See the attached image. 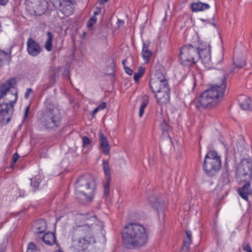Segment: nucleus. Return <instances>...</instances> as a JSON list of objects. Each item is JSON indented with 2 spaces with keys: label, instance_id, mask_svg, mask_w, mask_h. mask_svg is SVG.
<instances>
[{
  "label": "nucleus",
  "instance_id": "nucleus-1",
  "mask_svg": "<svg viewBox=\"0 0 252 252\" xmlns=\"http://www.w3.org/2000/svg\"><path fill=\"white\" fill-rule=\"evenodd\" d=\"M123 245L127 249L144 246L148 242V234L145 227L136 222L125 225L121 233Z\"/></svg>",
  "mask_w": 252,
  "mask_h": 252
},
{
  "label": "nucleus",
  "instance_id": "nucleus-2",
  "mask_svg": "<svg viewBox=\"0 0 252 252\" xmlns=\"http://www.w3.org/2000/svg\"><path fill=\"white\" fill-rule=\"evenodd\" d=\"M226 87V78L225 76L220 79V82L210 85V87L200 95L195 106L197 109L215 106L223 97Z\"/></svg>",
  "mask_w": 252,
  "mask_h": 252
},
{
  "label": "nucleus",
  "instance_id": "nucleus-3",
  "mask_svg": "<svg viewBox=\"0 0 252 252\" xmlns=\"http://www.w3.org/2000/svg\"><path fill=\"white\" fill-rule=\"evenodd\" d=\"M96 187L95 179L91 175H82L76 182V195L82 203L93 200Z\"/></svg>",
  "mask_w": 252,
  "mask_h": 252
},
{
  "label": "nucleus",
  "instance_id": "nucleus-4",
  "mask_svg": "<svg viewBox=\"0 0 252 252\" xmlns=\"http://www.w3.org/2000/svg\"><path fill=\"white\" fill-rule=\"evenodd\" d=\"M221 167L220 156L215 150H209L205 155L202 169L205 174L209 177L215 176Z\"/></svg>",
  "mask_w": 252,
  "mask_h": 252
},
{
  "label": "nucleus",
  "instance_id": "nucleus-5",
  "mask_svg": "<svg viewBox=\"0 0 252 252\" xmlns=\"http://www.w3.org/2000/svg\"><path fill=\"white\" fill-rule=\"evenodd\" d=\"M91 220L93 222L92 223L87 222L84 225H77L74 227L72 235L85 239L91 242L94 241V232L99 226L97 223L96 216L92 217Z\"/></svg>",
  "mask_w": 252,
  "mask_h": 252
},
{
  "label": "nucleus",
  "instance_id": "nucleus-6",
  "mask_svg": "<svg viewBox=\"0 0 252 252\" xmlns=\"http://www.w3.org/2000/svg\"><path fill=\"white\" fill-rule=\"evenodd\" d=\"M179 63L185 67H193L198 61L197 51L193 44L185 45L180 49Z\"/></svg>",
  "mask_w": 252,
  "mask_h": 252
},
{
  "label": "nucleus",
  "instance_id": "nucleus-7",
  "mask_svg": "<svg viewBox=\"0 0 252 252\" xmlns=\"http://www.w3.org/2000/svg\"><path fill=\"white\" fill-rule=\"evenodd\" d=\"M149 86L152 93H157L161 89H166L169 87L168 79L166 77V73L163 67L156 69L153 75H151Z\"/></svg>",
  "mask_w": 252,
  "mask_h": 252
},
{
  "label": "nucleus",
  "instance_id": "nucleus-8",
  "mask_svg": "<svg viewBox=\"0 0 252 252\" xmlns=\"http://www.w3.org/2000/svg\"><path fill=\"white\" fill-rule=\"evenodd\" d=\"M37 121L46 130H55L61 126L62 118L60 113H40Z\"/></svg>",
  "mask_w": 252,
  "mask_h": 252
},
{
  "label": "nucleus",
  "instance_id": "nucleus-9",
  "mask_svg": "<svg viewBox=\"0 0 252 252\" xmlns=\"http://www.w3.org/2000/svg\"><path fill=\"white\" fill-rule=\"evenodd\" d=\"M235 177L239 180H252V159L243 157L237 164Z\"/></svg>",
  "mask_w": 252,
  "mask_h": 252
},
{
  "label": "nucleus",
  "instance_id": "nucleus-10",
  "mask_svg": "<svg viewBox=\"0 0 252 252\" xmlns=\"http://www.w3.org/2000/svg\"><path fill=\"white\" fill-rule=\"evenodd\" d=\"M26 9L34 16H41L46 12L49 3L47 0H26Z\"/></svg>",
  "mask_w": 252,
  "mask_h": 252
},
{
  "label": "nucleus",
  "instance_id": "nucleus-11",
  "mask_svg": "<svg viewBox=\"0 0 252 252\" xmlns=\"http://www.w3.org/2000/svg\"><path fill=\"white\" fill-rule=\"evenodd\" d=\"M10 94L14 97L13 99H9L8 98H5V100L0 99V116L3 120L6 116L9 115L10 108L13 110L18 99L17 90L14 93H11Z\"/></svg>",
  "mask_w": 252,
  "mask_h": 252
},
{
  "label": "nucleus",
  "instance_id": "nucleus-12",
  "mask_svg": "<svg viewBox=\"0 0 252 252\" xmlns=\"http://www.w3.org/2000/svg\"><path fill=\"white\" fill-rule=\"evenodd\" d=\"M72 247L77 252H84L87 249L91 242L84 238L72 235Z\"/></svg>",
  "mask_w": 252,
  "mask_h": 252
},
{
  "label": "nucleus",
  "instance_id": "nucleus-13",
  "mask_svg": "<svg viewBox=\"0 0 252 252\" xmlns=\"http://www.w3.org/2000/svg\"><path fill=\"white\" fill-rule=\"evenodd\" d=\"M154 94V97L158 103L162 104L168 102L170 100V87L166 89H161L157 93H153Z\"/></svg>",
  "mask_w": 252,
  "mask_h": 252
},
{
  "label": "nucleus",
  "instance_id": "nucleus-14",
  "mask_svg": "<svg viewBox=\"0 0 252 252\" xmlns=\"http://www.w3.org/2000/svg\"><path fill=\"white\" fill-rule=\"evenodd\" d=\"M27 46L28 54L32 57L37 56L42 51L39 43L32 38L28 39Z\"/></svg>",
  "mask_w": 252,
  "mask_h": 252
},
{
  "label": "nucleus",
  "instance_id": "nucleus-15",
  "mask_svg": "<svg viewBox=\"0 0 252 252\" xmlns=\"http://www.w3.org/2000/svg\"><path fill=\"white\" fill-rule=\"evenodd\" d=\"M245 182L242 187L239 188L238 192L239 195L245 200L248 201L249 195L252 194V189L251 187V182L252 180H241Z\"/></svg>",
  "mask_w": 252,
  "mask_h": 252
},
{
  "label": "nucleus",
  "instance_id": "nucleus-16",
  "mask_svg": "<svg viewBox=\"0 0 252 252\" xmlns=\"http://www.w3.org/2000/svg\"><path fill=\"white\" fill-rule=\"evenodd\" d=\"M44 108L40 113H60L54 101L50 97L46 98L44 103Z\"/></svg>",
  "mask_w": 252,
  "mask_h": 252
},
{
  "label": "nucleus",
  "instance_id": "nucleus-17",
  "mask_svg": "<svg viewBox=\"0 0 252 252\" xmlns=\"http://www.w3.org/2000/svg\"><path fill=\"white\" fill-rule=\"evenodd\" d=\"M41 240L48 246H53L56 244L57 246H60L56 239V231L54 232H45L41 237Z\"/></svg>",
  "mask_w": 252,
  "mask_h": 252
},
{
  "label": "nucleus",
  "instance_id": "nucleus-18",
  "mask_svg": "<svg viewBox=\"0 0 252 252\" xmlns=\"http://www.w3.org/2000/svg\"><path fill=\"white\" fill-rule=\"evenodd\" d=\"M32 227L35 234L44 233L47 228V222L44 219H38L34 222Z\"/></svg>",
  "mask_w": 252,
  "mask_h": 252
},
{
  "label": "nucleus",
  "instance_id": "nucleus-19",
  "mask_svg": "<svg viewBox=\"0 0 252 252\" xmlns=\"http://www.w3.org/2000/svg\"><path fill=\"white\" fill-rule=\"evenodd\" d=\"M199 60H201L205 66H209L211 62V48H207L201 51H197Z\"/></svg>",
  "mask_w": 252,
  "mask_h": 252
},
{
  "label": "nucleus",
  "instance_id": "nucleus-20",
  "mask_svg": "<svg viewBox=\"0 0 252 252\" xmlns=\"http://www.w3.org/2000/svg\"><path fill=\"white\" fill-rule=\"evenodd\" d=\"M98 136L100 150L105 155H109L110 147L107 138L102 132H99Z\"/></svg>",
  "mask_w": 252,
  "mask_h": 252
},
{
  "label": "nucleus",
  "instance_id": "nucleus-21",
  "mask_svg": "<svg viewBox=\"0 0 252 252\" xmlns=\"http://www.w3.org/2000/svg\"><path fill=\"white\" fill-rule=\"evenodd\" d=\"M54 7L56 8L61 9L64 7H70L72 8L73 4L71 0H50ZM73 9L70 10V13H72Z\"/></svg>",
  "mask_w": 252,
  "mask_h": 252
},
{
  "label": "nucleus",
  "instance_id": "nucleus-22",
  "mask_svg": "<svg viewBox=\"0 0 252 252\" xmlns=\"http://www.w3.org/2000/svg\"><path fill=\"white\" fill-rule=\"evenodd\" d=\"M103 171L105 178V182L103 185V195L107 197L110 193V185L111 181L110 167L103 170Z\"/></svg>",
  "mask_w": 252,
  "mask_h": 252
},
{
  "label": "nucleus",
  "instance_id": "nucleus-23",
  "mask_svg": "<svg viewBox=\"0 0 252 252\" xmlns=\"http://www.w3.org/2000/svg\"><path fill=\"white\" fill-rule=\"evenodd\" d=\"M239 104L243 110H250L252 109L251 98L244 94L238 97Z\"/></svg>",
  "mask_w": 252,
  "mask_h": 252
},
{
  "label": "nucleus",
  "instance_id": "nucleus-24",
  "mask_svg": "<svg viewBox=\"0 0 252 252\" xmlns=\"http://www.w3.org/2000/svg\"><path fill=\"white\" fill-rule=\"evenodd\" d=\"M246 64L245 60L243 59H233V65L228 69V73L232 74L237 72L238 70L243 68Z\"/></svg>",
  "mask_w": 252,
  "mask_h": 252
},
{
  "label": "nucleus",
  "instance_id": "nucleus-25",
  "mask_svg": "<svg viewBox=\"0 0 252 252\" xmlns=\"http://www.w3.org/2000/svg\"><path fill=\"white\" fill-rule=\"evenodd\" d=\"M149 202L151 206L158 213L162 211L163 201L155 196H151L149 198Z\"/></svg>",
  "mask_w": 252,
  "mask_h": 252
},
{
  "label": "nucleus",
  "instance_id": "nucleus-26",
  "mask_svg": "<svg viewBox=\"0 0 252 252\" xmlns=\"http://www.w3.org/2000/svg\"><path fill=\"white\" fill-rule=\"evenodd\" d=\"M186 237L184 239L183 245L180 252H188L189 246L192 241V232L190 230H186Z\"/></svg>",
  "mask_w": 252,
  "mask_h": 252
},
{
  "label": "nucleus",
  "instance_id": "nucleus-27",
  "mask_svg": "<svg viewBox=\"0 0 252 252\" xmlns=\"http://www.w3.org/2000/svg\"><path fill=\"white\" fill-rule=\"evenodd\" d=\"M210 5L202 2H193L190 5V9L193 12L202 11L210 8Z\"/></svg>",
  "mask_w": 252,
  "mask_h": 252
},
{
  "label": "nucleus",
  "instance_id": "nucleus-28",
  "mask_svg": "<svg viewBox=\"0 0 252 252\" xmlns=\"http://www.w3.org/2000/svg\"><path fill=\"white\" fill-rule=\"evenodd\" d=\"M150 43H146L143 42L142 50L141 52L142 57L143 60L148 63L149 62L150 59L152 55V52L151 50H149Z\"/></svg>",
  "mask_w": 252,
  "mask_h": 252
},
{
  "label": "nucleus",
  "instance_id": "nucleus-29",
  "mask_svg": "<svg viewBox=\"0 0 252 252\" xmlns=\"http://www.w3.org/2000/svg\"><path fill=\"white\" fill-rule=\"evenodd\" d=\"M31 186L32 188L33 191H36L39 189V186L41 182V176L36 175L31 179Z\"/></svg>",
  "mask_w": 252,
  "mask_h": 252
},
{
  "label": "nucleus",
  "instance_id": "nucleus-30",
  "mask_svg": "<svg viewBox=\"0 0 252 252\" xmlns=\"http://www.w3.org/2000/svg\"><path fill=\"white\" fill-rule=\"evenodd\" d=\"M61 69V67H57L53 68L52 70L51 74L49 77V83L51 85H54L56 83V79L59 76Z\"/></svg>",
  "mask_w": 252,
  "mask_h": 252
},
{
  "label": "nucleus",
  "instance_id": "nucleus-31",
  "mask_svg": "<svg viewBox=\"0 0 252 252\" xmlns=\"http://www.w3.org/2000/svg\"><path fill=\"white\" fill-rule=\"evenodd\" d=\"M10 89L5 83L0 85V99L5 98L7 94L11 95L10 94L12 92L10 91Z\"/></svg>",
  "mask_w": 252,
  "mask_h": 252
},
{
  "label": "nucleus",
  "instance_id": "nucleus-32",
  "mask_svg": "<svg viewBox=\"0 0 252 252\" xmlns=\"http://www.w3.org/2000/svg\"><path fill=\"white\" fill-rule=\"evenodd\" d=\"M145 67L139 66L137 72H135L133 75V80L135 83H139L141 78L143 77L145 73Z\"/></svg>",
  "mask_w": 252,
  "mask_h": 252
},
{
  "label": "nucleus",
  "instance_id": "nucleus-33",
  "mask_svg": "<svg viewBox=\"0 0 252 252\" xmlns=\"http://www.w3.org/2000/svg\"><path fill=\"white\" fill-rule=\"evenodd\" d=\"M47 35L48 38L45 43V48L47 51L50 52L52 50L53 46V35L51 32H48Z\"/></svg>",
  "mask_w": 252,
  "mask_h": 252
},
{
  "label": "nucleus",
  "instance_id": "nucleus-34",
  "mask_svg": "<svg viewBox=\"0 0 252 252\" xmlns=\"http://www.w3.org/2000/svg\"><path fill=\"white\" fill-rule=\"evenodd\" d=\"M10 59V57L5 52L0 50V67Z\"/></svg>",
  "mask_w": 252,
  "mask_h": 252
},
{
  "label": "nucleus",
  "instance_id": "nucleus-35",
  "mask_svg": "<svg viewBox=\"0 0 252 252\" xmlns=\"http://www.w3.org/2000/svg\"><path fill=\"white\" fill-rule=\"evenodd\" d=\"M197 44L198 45H196V44H193L194 45V46H195L196 50L197 51H202L207 48H211V46H210V44L205 43L202 41L199 40L198 41Z\"/></svg>",
  "mask_w": 252,
  "mask_h": 252
},
{
  "label": "nucleus",
  "instance_id": "nucleus-36",
  "mask_svg": "<svg viewBox=\"0 0 252 252\" xmlns=\"http://www.w3.org/2000/svg\"><path fill=\"white\" fill-rule=\"evenodd\" d=\"M149 103V100L147 98L143 99L139 108L138 116L141 118L144 113V110Z\"/></svg>",
  "mask_w": 252,
  "mask_h": 252
},
{
  "label": "nucleus",
  "instance_id": "nucleus-37",
  "mask_svg": "<svg viewBox=\"0 0 252 252\" xmlns=\"http://www.w3.org/2000/svg\"><path fill=\"white\" fill-rule=\"evenodd\" d=\"M26 252H40V250L37 248L34 242H31L28 244Z\"/></svg>",
  "mask_w": 252,
  "mask_h": 252
},
{
  "label": "nucleus",
  "instance_id": "nucleus-38",
  "mask_svg": "<svg viewBox=\"0 0 252 252\" xmlns=\"http://www.w3.org/2000/svg\"><path fill=\"white\" fill-rule=\"evenodd\" d=\"M160 127L163 132H168L170 128V125L166 119H163L160 123Z\"/></svg>",
  "mask_w": 252,
  "mask_h": 252
},
{
  "label": "nucleus",
  "instance_id": "nucleus-39",
  "mask_svg": "<svg viewBox=\"0 0 252 252\" xmlns=\"http://www.w3.org/2000/svg\"><path fill=\"white\" fill-rule=\"evenodd\" d=\"M242 250L246 252H252L251 246L248 240H244L242 245Z\"/></svg>",
  "mask_w": 252,
  "mask_h": 252
},
{
  "label": "nucleus",
  "instance_id": "nucleus-40",
  "mask_svg": "<svg viewBox=\"0 0 252 252\" xmlns=\"http://www.w3.org/2000/svg\"><path fill=\"white\" fill-rule=\"evenodd\" d=\"M82 147H87L91 145L92 140L87 136H84L82 138Z\"/></svg>",
  "mask_w": 252,
  "mask_h": 252
},
{
  "label": "nucleus",
  "instance_id": "nucleus-41",
  "mask_svg": "<svg viewBox=\"0 0 252 252\" xmlns=\"http://www.w3.org/2000/svg\"><path fill=\"white\" fill-rule=\"evenodd\" d=\"M5 83L10 88H14L16 84V80L15 78H11L8 79Z\"/></svg>",
  "mask_w": 252,
  "mask_h": 252
},
{
  "label": "nucleus",
  "instance_id": "nucleus-42",
  "mask_svg": "<svg viewBox=\"0 0 252 252\" xmlns=\"http://www.w3.org/2000/svg\"><path fill=\"white\" fill-rule=\"evenodd\" d=\"M221 179L223 185H228L230 183L229 174L227 172L222 174Z\"/></svg>",
  "mask_w": 252,
  "mask_h": 252
},
{
  "label": "nucleus",
  "instance_id": "nucleus-43",
  "mask_svg": "<svg viewBox=\"0 0 252 252\" xmlns=\"http://www.w3.org/2000/svg\"><path fill=\"white\" fill-rule=\"evenodd\" d=\"M19 156L18 154L16 152L15 153L13 156H12V162L10 163V168L13 169L14 167V164L17 161L18 158H19Z\"/></svg>",
  "mask_w": 252,
  "mask_h": 252
},
{
  "label": "nucleus",
  "instance_id": "nucleus-44",
  "mask_svg": "<svg viewBox=\"0 0 252 252\" xmlns=\"http://www.w3.org/2000/svg\"><path fill=\"white\" fill-rule=\"evenodd\" d=\"M97 21V18L95 16H93L91 17L89 20L87 24V26L88 28L92 27L96 23Z\"/></svg>",
  "mask_w": 252,
  "mask_h": 252
},
{
  "label": "nucleus",
  "instance_id": "nucleus-45",
  "mask_svg": "<svg viewBox=\"0 0 252 252\" xmlns=\"http://www.w3.org/2000/svg\"><path fill=\"white\" fill-rule=\"evenodd\" d=\"M30 110V105H28L24 110V114L23 118V122H25L26 119L28 118V115Z\"/></svg>",
  "mask_w": 252,
  "mask_h": 252
},
{
  "label": "nucleus",
  "instance_id": "nucleus-46",
  "mask_svg": "<svg viewBox=\"0 0 252 252\" xmlns=\"http://www.w3.org/2000/svg\"><path fill=\"white\" fill-rule=\"evenodd\" d=\"M6 243L2 242L0 244V252H5L6 250Z\"/></svg>",
  "mask_w": 252,
  "mask_h": 252
},
{
  "label": "nucleus",
  "instance_id": "nucleus-47",
  "mask_svg": "<svg viewBox=\"0 0 252 252\" xmlns=\"http://www.w3.org/2000/svg\"><path fill=\"white\" fill-rule=\"evenodd\" d=\"M102 167L103 170H105V169L110 168V166L108 160L105 159H103L102 160Z\"/></svg>",
  "mask_w": 252,
  "mask_h": 252
},
{
  "label": "nucleus",
  "instance_id": "nucleus-48",
  "mask_svg": "<svg viewBox=\"0 0 252 252\" xmlns=\"http://www.w3.org/2000/svg\"><path fill=\"white\" fill-rule=\"evenodd\" d=\"M106 103L105 102H101L100 104H99L96 108H98V109L100 111L101 110H103L106 107Z\"/></svg>",
  "mask_w": 252,
  "mask_h": 252
},
{
  "label": "nucleus",
  "instance_id": "nucleus-49",
  "mask_svg": "<svg viewBox=\"0 0 252 252\" xmlns=\"http://www.w3.org/2000/svg\"><path fill=\"white\" fill-rule=\"evenodd\" d=\"M32 92V90L31 88H28L26 90V92L25 94L24 97L25 98L28 99L29 97L30 94Z\"/></svg>",
  "mask_w": 252,
  "mask_h": 252
},
{
  "label": "nucleus",
  "instance_id": "nucleus-50",
  "mask_svg": "<svg viewBox=\"0 0 252 252\" xmlns=\"http://www.w3.org/2000/svg\"><path fill=\"white\" fill-rule=\"evenodd\" d=\"M101 12V9L100 7L98 6H96L95 7V10L94 12V15L96 16L97 15H99Z\"/></svg>",
  "mask_w": 252,
  "mask_h": 252
},
{
  "label": "nucleus",
  "instance_id": "nucleus-51",
  "mask_svg": "<svg viewBox=\"0 0 252 252\" xmlns=\"http://www.w3.org/2000/svg\"><path fill=\"white\" fill-rule=\"evenodd\" d=\"M125 72L129 75H131L133 73V70L130 69L129 67L127 66V67H125Z\"/></svg>",
  "mask_w": 252,
  "mask_h": 252
},
{
  "label": "nucleus",
  "instance_id": "nucleus-52",
  "mask_svg": "<svg viewBox=\"0 0 252 252\" xmlns=\"http://www.w3.org/2000/svg\"><path fill=\"white\" fill-rule=\"evenodd\" d=\"M99 110L98 109V108H97L96 107L93 110V112H92V118H94L95 116V114L96 113L99 111Z\"/></svg>",
  "mask_w": 252,
  "mask_h": 252
},
{
  "label": "nucleus",
  "instance_id": "nucleus-53",
  "mask_svg": "<svg viewBox=\"0 0 252 252\" xmlns=\"http://www.w3.org/2000/svg\"><path fill=\"white\" fill-rule=\"evenodd\" d=\"M8 0H0V5H5L7 2Z\"/></svg>",
  "mask_w": 252,
  "mask_h": 252
},
{
  "label": "nucleus",
  "instance_id": "nucleus-54",
  "mask_svg": "<svg viewBox=\"0 0 252 252\" xmlns=\"http://www.w3.org/2000/svg\"><path fill=\"white\" fill-rule=\"evenodd\" d=\"M108 0H99V2L100 4H104L107 2Z\"/></svg>",
  "mask_w": 252,
  "mask_h": 252
},
{
  "label": "nucleus",
  "instance_id": "nucleus-55",
  "mask_svg": "<svg viewBox=\"0 0 252 252\" xmlns=\"http://www.w3.org/2000/svg\"><path fill=\"white\" fill-rule=\"evenodd\" d=\"M126 61H127V60L126 59H124L122 60V64H123L124 68H125V67H127V66L126 64Z\"/></svg>",
  "mask_w": 252,
  "mask_h": 252
},
{
  "label": "nucleus",
  "instance_id": "nucleus-56",
  "mask_svg": "<svg viewBox=\"0 0 252 252\" xmlns=\"http://www.w3.org/2000/svg\"><path fill=\"white\" fill-rule=\"evenodd\" d=\"M11 120V118L10 117L6 118V124L8 123Z\"/></svg>",
  "mask_w": 252,
  "mask_h": 252
},
{
  "label": "nucleus",
  "instance_id": "nucleus-57",
  "mask_svg": "<svg viewBox=\"0 0 252 252\" xmlns=\"http://www.w3.org/2000/svg\"><path fill=\"white\" fill-rule=\"evenodd\" d=\"M227 165H228V163H227V158H226L225 161V163H224V166H226V167H227Z\"/></svg>",
  "mask_w": 252,
  "mask_h": 252
},
{
  "label": "nucleus",
  "instance_id": "nucleus-58",
  "mask_svg": "<svg viewBox=\"0 0 252 252\" xmlns=\"http://www.w3.org/2000/svg\"><path fill=\"white\" fill-rule=\"evenodd\" d=\"M55 252H63L62 250H61L60 249L59 250L55 251Z\"/></svg>",
  "mask_w": 252,
  "mask_h": 252
},
{
  "label": "nucleus",
  "instance_id": "nucleus-59",
  "mask_svg": "<svg viewBox=\"0 0 252 252\" xmlns=\"http://www.w3.org/2000/svg\"><path fill=\"white\" fill-rule=\"evenodd\" d=\"M112 63L113 64H114V65H115V62L114 61V60L113 59V61H112Z\"/></svg>",
  "mask_w": 252,
  "mask_h": 252
},
{
  "label": "nucleus",
  "instance_id": "nucleus-60",
  "mask_svg": "<svg viewBox=\"0 0 252 252\" xmlns=\"http://www.w3.org/2000/svg\"><path fill=\"white\" fill-rule=\"evenodd\" d=\"M212 25H213L214 26L216 27V24L215 23H212Z\"/></svg>",
  "mask_w": 252,
  "mask_h": 252
},
{
  "label": "nucleus",
  "instance_id": "nucleus-61",
  "mask_svg": "<svg viewBox=\"0 0 252 252\" xmlns=\"http://www.w3.org/2000/svg\"><path fill=\"white\" fill-rule=\"evenodd\" d=\"M222 60H223V59L222 58V59H221V60H220L218 62V63H220L222 62Z\"/></svg>",
  "mask_w": 252,
  "mask_h": 252
}]
</instances>
